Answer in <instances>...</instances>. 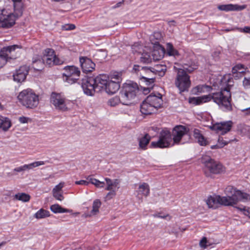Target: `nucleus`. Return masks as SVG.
<instances>
[{"mask_svg": "<svg viewBox=\"0 0 250 250\" xmlns=\"http://www.w3.org/2000/svg\"><path fill=\"white\" fill-rule=\"evenodd\" d=\"M14 2V12L17 14V17H19L22 14V9L21 5V0H12Z\"/></svg>", "mask_w": 250, "mask_h": 250, "instance_id": "7c9ffc66", "label": "nucleus"}, {"mask_svg": "<svg viewBox=\"0 0 250 250\" xmlns=\"http://www.w3.org/2000/svg\"><path fill=\"white\" fill-rule=\"evenodd\" d=\"M75 28V25L73 24H66L62 26V29L63 30H71Z\"/></svg>", "mask_w": 250, "mask_h": 250, "instance_id": "a18cd8bd", "label": "nucleus"}, {"mask_svg": "<svg viewBox=\"0 0 250 250\" xmlns=\"http://www.w3.org/2000/svg\"><path fill=\"white\" fill-rule=\"evenodd\" d=\"M121 97L115 96L111 99H110L107 103L108 104L111 106H115L118 105L120 102L121 103Z\"/></svg>", "mask_w": 250, "mask_h": 250, "instance_id": "f704fd0d", "label": "nucleus"}, {"mask_svg": "<svg viewBox=\"0 0 250 250\" xmlns=\"http://www.w3.org/2000/svg\"><path fill=\"white\" fill-rule=\"evenodd\" d=\"M147 101L151 104L152 106H154V108L157 110L158 108L161 107L163 104L162 96L161 94L157 93V95L151 93L146 97Z\"/></svg>", "mask_w": 250, "mask_h": 250, "instance_id": "aec40b11", "label": "nucleus"}, {"mask_svg": "<svg viewBox=\"0 0 250 250\" xmlns=\"http://www.w3.org/2000/svg\"><path fill=\"white\" fill-rule=\"evenodd\" d=\"M198 91L199 92H210L212 90L210 86L207 85H198L197 87Z\"/></svg>", "mask_w": 250, "mask_h": 250, "instance_id": "a19ab883", "label": "nucleus"}, {"mask_svg": "<svg viewBox=\"0 0 250 250\" xmlns=\"http://www.w3.org/2000/svg\"><path fill=\"white\" fill-rule=\"evenodd\" d=\"M207 240L206 237H203L200 241V245L201 247L206 248L207 247Z\"/></svg>", "mask_w": 250, "mask_h": 250, "instance_id": "6e6d98bb", "label": "nucleus"}, {"mask_svg": "<svg viewBox=\"0 0 250 250\" xmlns=\"http://www.w3.org/2000/svg\"><path fill=\"white\" fill-rule=\"evenodd\" d=\"M75 184L76 185H85L87 186L90 183L89 181L88 180H81L80 181H77L75 182Z\"/></svg>", "mask_w": 250, "mask_h": 250, "instance_id": "5fc2aeb1", "label": "nucleus"}, {"mask_svg": "<svg viewBox=\"0 0 250 250\" xmlns=\"http://www.w3.org/2000/svg\"><path fill=\"white\" fill-rule=\"evenodd\" d=\"M140 62L144 63H149L151 62L150 55L147 53H144L140 58Z\"/></svg>", "mask_w": 250, "mask_h": 250, "instance_id": "c9c22d12", "label": "nucleus"}, {"mask_svg": "<svg viewBox=\"0 0 250 250\" xmlns=\"http://www.w3.org/2000/svg\"><path fill=\"white\" fill-rule=\"evenodd\" d=\"M152 88L153 87H149V86L141 87V88L143 90V92L144 94H148Z\"/></svg>", "mask_w": 250, "mask_h": 250, "instance_id": "4d7b16f0", "label": "nucleus"}, {"mask_svg": "<svg viewBox=\"0 0 250 250\" xmlns=\"http://www.w3.org/2000/svg\"><path fill=\"white\" fill-rule=\"evenodd\" d=\"M167 216V215H166V216H161L159 213L154 215V216L155 217H158V218H166V217Z\"/></svg>", "mask_w": 250, "mask_h": 250, "instance_id": "0e129e2a", "label": "nucleus"}, {"mask_svg": "<svg viewBox=\"0 0 250 250\" xmlns=\"http://www.w3.org/2000/svg\"><path fill=\"white\" fill-rule=\"evenodd\" d=\"M133 70L135 72H138V71L142 70L145 72L147 76H149V74L151 73H154L155 71H157L158 70L155 69L152 67H148L146 66H140L139 65L135 64L133 66Z\"/></svg>", "mask_w": 250, "mask_h": 250, "instance_id": "393cba45", "label": "nucleus"}, {"mask_svg": "<svg viewBox=\"0 0 250 250\" xmlns=\"http://www.w3.org/2000/svg\"><path fill=\"white\" fill-rule=\"evenodd\" d=\"M101 206V202L99 199H96L93 201L92 205V209L89 213L86 215V217H90L91 216L96 215L99 211V208Z\"/></svg>", "mask_w": 250, "mask_h": 250, "instance_id": "a878e982", "label": "nucleus"}, {"mask_svg": "<svg viewBox=\"0 0 250 250\" xmlns=\"http://www.w3.org/2000/svg\"><path fill=\"white\" fill-rule=\"evenodd\" d=\"M19 102L28 108L36 107L39 103V95L30 88L21 91L18 96Z\"/></svg>", "mask_w": 250, "mask_h": 250, "instance_id": "0eeeda50", "label": "nucleus"}, {"mask_svg": "<svg viewBox=\"0 0 250 250\" xmlns=\"http://www.w3.org/2000/svg\"><path fill=\"white\" fill-rule=\"evenodd\" d=\"M219 145H218V144H217V145H213L211 146V149H217V148H220V147H219Z\"/></svg>", "mask_w": 250, "mask_h": 250, "instance_id": "338daca9", "label": "nucleus"}, {"mask_svg": "<svg viewBox=\"0 0 250 250\" xmlns=\"http://www.w3.org/2000/svg\"><path fill=\"white\" fill-rule=\"evenodd\" d=\"M18 18L15 12L7 15H2L0 17V28L6 29L11 27L15 24V21Z\"/></svg>", "mask_w": 250, "mask_h": 250, "instance_id": "dca6fc26", "label": "nucleus"}, {"mask_svg": "<svg viewBox=\"0 0 250 250\" xmlns=\"http://www.w3.org/2000/svg\"><path fill=\"white\" fill-rule=\"evenodd\" d=\"M184 69H177L176 77L175 80V86L178 88L180 93L188 91L191 85L189 76L187 72L191 73L198 68L197 63L195 62L185 63Z\"/></svg>", "mask_w": 250, "mask_h": 250, "instance_id": "f03ea898", "label": "nucleus"}, {"mask_svg": "<svg viewBox=\"0 0 250 250\" xmlns=\"http://www.w3.org/2000/svg\"><path fill=\"white\" fill-rule=\"evenodd\" d=\"M246 7V5H239L238 4H222L218 6V9L221 11L226 12L229 11H239L244 9Z\"/></svg>", "mask_w": 250, "mask_h": 250, "instance_id": "412c9836", "label": "nucleus"}, {"mask_svg": "<svg viewBox=\"0 0 250 250\" xmlns=\"http://www.w3.org/2000/svg\"><path fill=\"white\" fill-rule=\"evenodd\" d=\"M158 53V51L154 50L153 52L152 56L153 57V59L155 60H161L163 57L164 54V52L163 49L162 50L161 54H159L158 56H157V53Z\"/></svg>", "mask_w": 250, "mask_h": 250, "instance_id": "c03bdc74", "label": "nucleus"}, {"mask_svg": "<svg viewBox=\"0 0 250 250\" xmlns=\"http://www.w3.org/2000/svg\"><path fill=\"white\" fill-rule=\"evenodd\" d=\"M172 138L171 132L167 129L162 130L159 134V140L151 143V146L154 148H166L170 146Z\"/></svg>", "mask_w": 250, "mask_h": 250, "instance_id": "1a4fd4ad", "label": "nucleus"}, {"mask_svg": "<svg viewBox=\"0 0 250 250\" xmlns=\"http://www.w3.org/2000/svg\"><path fill=\"white\" fill-rule=\"evenodd\" d=\"M156 110L146 98L140 105V111L144 115H149L154 113Z\"/></svg>", "mask_w": 250, "mask_h": 250, "instance_id": "4be33fe9", "label": "nucleus"}, {"mask_svg": "<svg viewBox=\"0 0 250 250\" xmlns=\"http://www.w3.org/2000/svg\"><path fill=\"white\" fill-rule=\"evenodd\" d=\"M50 103L57 110L65 111L68 108L65 103V98L60 94L52 92L50 97Z\"/></svg>", "mask_w": 250, "mask_h": 250, "instance_id": "4468645a", "label": "nucleus"}, {"mask_svg": "<svg viewBox=\"0 0 250 250\" xmlns=\"http://www.w3.org/2000/svg\"><path fill=\"white\" fill-rule=\"evenodd\" d=\"M45 164L44 161H36L29 164H26L27 170L33 169L34 167Z\"/></svg>", "mask_w": 250, "mask_h": 250, "instance_id": "e433bc0d", "label": "nucleus"}, {"mask_svg": "<svg viewBox=\"0 0 250 250\" xmlns=\"http://www.w3.org/2000/svg\"><path fill=\"white\" fill-rule=\"evenodd\" d=\"M225 192L227 194H231L230 196H225L226 197L233 199L235 200L231 206L236 204L239 201H246L250 200L249 194L237 190L231 186H228L226 188Z\"/></svg>", "mask_w": 250, "mask_h": 250, "instance_id": "9b49d317", "label": "nucleus"}, {"mask_svg": "<svg viewBox=\"0 0 250 250\" xmlns=\"http://www.w3.org/2000/svg\"><path fill=\"white\" fill-rule=\"evenodd\" d=\"M151 140L150 135L146 133L143 137L138 139L139 149L146 150L147 146Z\"/></svg>", "mask_w": 250, "mask_h": 250, "instance_id": "5701e85b", "label": "nucleus"}, {"mask_svg": "<svg viewBox=\"0 0 250 250\" xmlns=\"http://www.w3.org/2000/svg\"><path fill=\"white\" fill-rule=\"evenodd\" d=\"M228 84L227 87L222 88L220 92L213 93V102L226 112L230 111L232 109L229 84Z\"/></svg>", "mask_w": 250, "mask_h": 250, "instance_id": "20e7f679", "label": "nucleus"}, {"mask_svg": "<svg viewBox=\"0 0 250 250\" xmlns=\"http://www.w3.org/2000/svg\"><path fill=\"white\" fill-rule=\"evenodd\" d=\"M11 125V122L8 118L0 116V129L7 131Z\"/></svg>", "mask_w": 250, "mask_h": 250, "instance_id": "b1692460", "label": "nucleus"}, {"mask_svg": "<svg viewBox=\"0 0 250 250\" xmlns=\"http://www.w3.org/2000/svg\"><path fill=\"white\" fill-rule=\"evenodd\" d=\"M188 102L190 104L194 105H200L202 104L200 97L190 98H189Z\"/></svg>", "mask_w": 250, "mask_h": 250, "instance_id": "79ce46f5", "label": "nucleus"}, {"mask_svg": "<svg viewBox=\"0 0 250 250\" xmlns=\"http://www.w3.org/2000/svg\"><path fill=\"white\" fill-rule=\"evenodd\" d=\"M243 31L250 34V27L246 26L243 28Z\"/></svg>", "mask_w": 250, "mask_h": 250, "instance_id": "680f3d73", "label": "nucleus"}, {"mask_svg": "<svg viewBox=\"0 0 250 250\" xmlns=\"http://www.w3.org/2000/svg\"><path fill=\"white\" fill-rule=\"evenodd\" d=\"M63 61L60 59L55 53L53 49L47 48L45 50V55L43 58L37 56L33 58L32 67L37 70H41L43 63H46L49 66L61 65Z\"/></svg>", "mask_w": 250, "mask_h": 250, "instance_id": "7ed1b4c3", "label": "nucleus"}, {"mask_svg": "<svg viewBox=\"0 0 250 250\" xmlns=\"http://www.w3.org/2000/svg\"><path fill=\"white\" fill-rule=\"evenodd\" d=\"M20 48V46L18 45H13L3 47L0 50V54L6 58L7 62L11 59H15L18 56L15 53L16 49Z\"/></svg>", "mask_w": 250, "mask_h": 250, "instance_id": "f3484780", "label": "nucleus"}, {"mask_svg": "<svg viewBox=\"0 0 250 250\" xmlns=\"http://www.w3.org/2000/svg\"><path fill=\"white\" fill-rule=\"evenodd\" d=\"M80 62L83 71L84 73L92 72L95 69V64L86 57H80Z\"/></svg>", "mask_w": 250, "mask_h": 250, "instance_id": "6ab92c4d", "label": "nucleus"}, {"mask_svg": "<svg viewBox=\"0 0 250 250\" xmlns=\"http://www.w3.org/2000/svg\"><path fill=\"white\" fill-rule=\"evenodd\" d=\"M236 208L239 210L242 211L245 215L248 216L250 218V208L243 206H238Z\"/></svg>", "mask_w": 250, "mask_h": 250, "instance_id": "4c0bfd02", "label": "nucleus"}, {"mask_svg": "<svg viewBox=\"0 0 250 250\" xmlns=\"http://www.w3.org/2000/svg\"><path fill=\"white\" fill-rule=\"evenodd\" d=\"M213 93L212 94H209L208 95H207L200 96V98L201 99V104H202L208 102L210 101L211 100L213 101Z\"/></svg>", "mask_w": 250, "mask_h": 250, "instance_id": "58836bf2", "label": "nucleus"}, {"mask_svg": "<svg viewBox=\"0 0 250 250\" xmlns=\"http://www.w3.org/2000/svg\"><path fill=\"white\" fill-rule=\"evenodd\" d=\"M198 143L200 146H205L208 145V141L203 135L200 136V137L197 139Z\"/></svg>", "mask_w": 250, "mask_h": 250, "instance_id": "de8ad7c7", "label": "nucleus"}, {"mask_svg": "<svg viewBox=\"0 0 250 250\" xmlns=\"http://www.w3.org/2000/svg\"><path fill=\"white\" fill-rule=\"evenodd\" d=\"M64 184L60 183L58 185H56L54 188L53 189L52 192H58V191H61L63 187Z\"/></svg>", "mask_w": 250, "mask_h": 250, "instance_id": "603ef678", "label": "nucleus"}, {"mask_svg": "<svg viewBox=\"0 0 250 250\" xmlns=\"http://www.w3.org/2000/svg\"><path fill=\"white\" fill-rule=\"evenodd\" d=\"M121 81V76L119 74H114L108 80L104 89L107 93L113 94L119 89Z\"/></svg>", "mask_w": 250, "mask_h": 250, "instance_id": "ddd939ff", "label": "nucleus"}, {"mask_svg": "<svg viewBox=\"0 0 250 250\" xmlns=\"http://www.w3.org/2000/svg\"><path fill=\"white\" fill-rule=\"evenodd\" d=\"M149 185L146 183H143L139 186L138 192L139 194L147 196L149 194Z\"/></svg>", "mask_w": 250, "mask_h": 250, "instance_id": "c85d7f7f", "label": "nucleus"}, {"mask_svg": "<svg viewBox=\"0 0 250 250\" xmlns=\"http://www.w3.org/2000/svg\"><path fill=\"white\" fill-rule=\"evenodd\" d=\"M244 68L243 65L241 64H238L236 65L235 66H234L232 68V72L233 74L237 73H242L244 72Z\"/></svg>", "mask_w": 250, "mask_h": 250, "instance_id": "ea45409f", "label": "nucleus"}, {"mask_svg": "<svg viewBox=\"0 0 250 250\" xmlns=\"http://www.w3.org/2000/svg\"><path fill=\"white\" fill-rule=\"evenodd\" d=\"M105 180L106 182L107 186L105 188V189L107 190H112L113 189L112 181L111 179L108 178H105Z\"/></svg>", "mask_w": 250, "mask_h": 250, "instance_id": "49530a36", "label": "nucleus"}, {"mask_svg": "<svg viewBox=\"0 0 250 250\" xmlns=\"http://www.w3.org/2000/svg\"><path fill=\"white\" fill-rule=\"evenodd\" d=\"M119 184V181L118 179H115L112 181L113 187H116Z\"/></svg>", "mask_w": 250, "mask_h": 250, "instance_id": "e2e57ef3", "label": "nucleus"}, {"mask_svg": "<svg viewBox=\"0 0 250 250\" xmlns=\"http://www.w3.org/2000/svg\"><path fill=\"white\" fill-rule=\"evenodd\" d=\"M53 195L55 199L59 201H62L64 199L62 194L61 191L53 192Z\"/></svg>", "mask_w": 250, "mask_h": 250, "instance_id": "09e8293b", "label": "nucleus"}, {"mask_svg": "<svg viewBox=\"0 0 250 250\" xmlns=\"http://www.w3.org/2000/svg\"><path fill=\"white\" fill-rule=\"evenodd\" d=\"M5 243H6V242H1V243H0V248L1 246H3L4 245H5Z\"/></svg>", "mask_w": 250, "mask_h": 250, "instance_id": "774afa93", "label": "nucleus"}, {"mask_svg": "<svg viewBox=\"0 0 250 250\" xmlns=\"http://www.w3.org/2000/svg\"><path fill=\"white\" fill-rule=\"evenodd\" d=\"M64 70L62 76L64 82L69 84H73L79 80L81 71L78 67L73 65L66 66L64 67Z\"/></svg>", "mask_w": 250, "mask_h": 250, "instance_id": "9d476101", "label": "nucleus"}, {"mask_svg": "<svg viewBox=\"0 0 250 250\" xmlns=\"http://www.w3.org/2000/svg\"><path fill=\"white\" fill-rule=\"evenodd\" d=\"M232 125L233 123L231 121L221 122L213 124L210 126V128L223 135L231 130Z\"/></svg>", "mask_w": 250, "mask_h": 250, "instance_id": "2eb2a0df", "label": "nucleus"}, {"mask_svg": "<svg viewBox=\"0 0 250 250\" xmlns=\"http://www.w3.org/2000/svg\"><path fill=\"white\" fill-rule=\"evenodd\" d=\"M243 85L246 88H250V77H245L243 80Z\"/></svg>", "mask_w": 250, "mask_h": 250, "instance_id": "864d4df0", "label": "nucleus"}, {"mask_svg": "<svg viewBox=\"0 0 250 250\" xmlns=\"http://www.w3.org/2000/svg\"><path fill=\"white\" fill-rule=\"evenodd\" d=\"M235 201L233 199H230L225 196L215 195L208 197L207 200V204L209 208H213L214 206L218 204L229 206H232V204L234 203Z\"/></svg>", "mask_w": 250, "mask_h": 250, "instance_id": "f8f14e48", "label": "nucleus"}, {"mask_svg": "<svg viewBox=\"0 0 250 250\" xmlns=\"http://www.w3.org/2000/svg\"><path fill=\"white\" fill-rule=\"evenodd\" d=\"M28 120V118L25 117H21L19 118V121L21 123H26Z\"/></svg>", "mask_w": 250, "mask_h": 250, "instance_id": "bf43d9fd", "label": "nucleus"}, {"mask_svg": "<svg viewBox=\"0 0 250 250\" xmlns=\"http://www.w3.org/2000/svg\"><path fill=\"white\" fill-rule=\"evenodd\" d=\"M109 79L105 74H100L96 77H85L81 80V87L85 94L92 96L97 89L98 91L104 89Z\"/></svg>", "mask_w": 250, "mask_h": 250, "instance_id": "f257e3e1", "label": "nucleus"}, {"mask_svg": "<svg viewBox=\"0 0 250 250\" xmlns=\"http://www.w3.org/2000/svg\"><path fill=\"white\" fill-rule=\"evenodd\" d=\"M140 81L142 83H144L146 86L153 87L155 82V78L141 76L140 74Z\"/></svg>", "mask_w": 250, "mask_h": 250, "instance_id": "cd10ccee", "label": "nucleus"}, {"mask_svg": "<svg viewBox=\"0 0 250 250\" xmlns=\"http://www.w3.org/2000/svg\"><path fill=\"white\" fill-rule=\"evenodd\" d=\"M115 195H116L115 191L112 190H110V191L107 193L106 197H107V198H111L113 196H114Z\"/></svg>", "mask_w": 250, "mask_h": 250, "instance_id": "13d9d810", "label": "nucleus"}, {"mask_svg": "<svg viewBox=\"0 0 250 250\" xmlns=\"http://www.w3.org/2000/svg\"><path fill=\"white\" fill-rule=\"evenodd\" d=\"M189 129L185 126L179 125L175 126L172 129L171 136L173 144H185L188 142L190 139V135L188 133Z\"/></svg>", "mask_w": 250, "mask_h": 250, "instance_id": "6e6552de", "label": "nucleus"}, {"mask_svg": "<svg viewBox=\"0 0 250 250\" xmlns=\"http://www.w3.org/2000/svg\"><path fill=\"white\" fill-rule=\"evenodd\" d=\"M201 161L204 166V171L207 177H211L212 174H220L226 171L225 167L220 162L210 156H203Z\"/></svg>", "mask_w": 250, "mask_h": 250, "instance_id": "39448f33", "label": "nucleus"}, {"mask_svg": "<svg viewBox=\"0 0 250 250\" xmlns=\"http://www.w3.org/2000/svg\"><path fill=\"white\" fill-rule=\"evenodd\" d=\"M49 216V211L43 208H41L34 215V217L37 219L45 218Z\"/></svg>", "mask_w": 250, "mask_h": 250, "instance_id": "2f4dec72", "label": "nucleus"}, {"mask_svg": "<svg viewBox=\"0 0 250 250\" xmlns=\"http://www.w3.org/2000/svg\"><path fill=\"white\" fill-rule=\"evenodd\" d=\"M85 178L89 181L90 183L95 185L97 188H103L105 185L104 182H101L95 178H92V175H89L86 177Z\"/></svg>", "mask_w": 250, "mask_h": 250, "instance_id": "473e14b6", "label": "nucleus"}, {"mask_svg": "<svg viewBox=\"0 0 250 250\" xmlns=\"http://www.w3.org/2000/svg\"><path fill=\"white\" fill-rule=\"evenodd\" d=\"M124 0H122L121 1L118 2L115 5L112 6V8L113 9H115L116 8L120 7L122 4L124 3Z\"/></svg>", "mask_w": 250, "mask_h": 250, "instance_id": "052dcab7", "label": "nucleus"}, {"mask_svg": "<svg viewBox=\"0 0 250 250\" xmlns=\"http://www.w3.org/2000/svg\"><path fill=\"white\" fill-rule=\"evenodd\" d=\"M242 112L246 111L247 112L246 114L250 113V107L245 108V109H242Z\"/></svg>", "mask_w": 250, "mask_h": 250, "instance_id": "69168bd1", "label": "nucleus"}, {"mask_svg": "<svg viewBox=\"0 0 250 250\" xmlns=\"http://www.w3.org/2000/svg\"><path fill=\"white\" fill-rule=\"evenodd\" d=\"M26 170H27L26 164H25L19 167H16L13 169V171L16 172H24Z\"/></svg>", "mask_w": 250, "mask_h": 250, "instance_id": "8fccbe9b", "label": "nucleus"}, {"mask_svg": "<svg viewBox=\"0 0 250 250\" xmlns=\"http://www.w3.org/2000/svg\"><path fill=\"white\" fill-rule=\"evenodd\" d=\"M14 198L17 200L27 202L30 200V196L25 193H18L14 195Z\"/></svg>", "mask_w": 250, "mask_h": 250, "instance_id": "72a5a7b5", "label": "nucleus"}, {"mask_svg": "<svg viewBox=\"0 0 250 250\" xmlns=\"http://www.w3.org/2000/svg\"><path fill=\"white\" fill-rule=\"evenodd\" d=\"M167 54L168 56L177 57L180 56L178 50L175 49L171 43H167L166 45Z\"/></svg>", "mask_w": 250, "mask_h": 250, "instance_id": "c756f323", "label": "nucleus"}, {"mask_svg": "<svg viewBox=\"0 0 250 250\" xmlns=\"http://www.w3.org/2000/svg\"><path fill=\"white\" fill-rule=\"evenodd\" d=\"M50 210L55 213L71 212L72 210L62 208L59 204H54L50 206Z\"/></svg>", "mask_w": 250, "mask_h": 250, "instance_id": "bb28decb", "label": "nucleus"}, {"mask_svg": "<svg viewBox=\"0 0 250 250\" xmlns=\"http://www.w3.org/2000/svg\"><path fill=\"white\" fill-rule=\"evenodd\" d=\"M139 91L140 88L137 83L131 82L125 83L120 92L122 104L126 105L131 104Z\"/></svg>", "mask_w": 250, "mask_h": 250, "instance_id": "423d86ee", "label": "nucleus"}, {"mask_svg": "<svg viewBox=\"0 0 250 250\" xmlns=\"http://www.w3.org/2000/svg\"><path fill=\"white\" fill-rule=\"evenodd\" d=\"M201 131L197 128H195L193 130V136L196 139H198L200 136H202Z\"/></svg>", "mask_w": 250, "mask_h": 250, "instance_id": "3c124183", "label": "nucleus"}, {"mask_svg": "<svg viewBox=\"0 0 250 250\" xmlns=\"http://www.w3.org/2000/svg\"><path fill=\"white\" fill-rule=\"evenodd\" d=\"M230 141V140H224L222 137L220 136L218 140V144L219 145V147L222 148L225 146L228 145Z\"/></svg>", "mask_w": 250, "mask_h": 250, "instance_id": "37998d69", "label": "nucleus"}, {"mask_svg": "<svg viewBox=\"0 0 250 250\" xmlns=\"http://www.w3.org/2000/svg\"><path fill=\"white\" fill-rule=\"evenodd\" d=\"M28 72L29 68L26 65L21 66L13 73V77L14 80L18 83H21L24 81L28 74Z\"/></svg>", "mask_w": 250, "mask_h": 250, "instance_id": "a211bd4d", "label": "nucleus"}]
</instances>
